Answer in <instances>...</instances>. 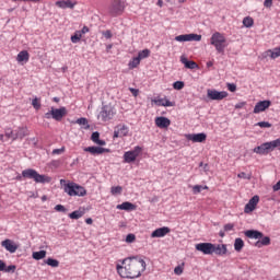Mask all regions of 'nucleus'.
Here are the masks:
<instances>
[{
  "mask_svg": "<svg viewBox=\"0 0 280 280\" xmlns=\"http://www.w3.org/2000/svg\"><path fill=\"white\" fill-rule=\"evenodd\" d=\"M145 260L139 257L125 258L121 265L117 264L116 270L121 279H139L145 272Z\"/></svg>",
  "mask_w": 280,
  "mask_h": 280,
  "instance_id": "f257e3e1",
  "label": "nucleus"
},
{
  "mask_svg": "<svg viewBox=\"0 0 280 280\" xmlns=\"http://www.w3.org/2000/svg\"><path fill=\"white\" fill-rule=\"evenodd\" d=\"M22 177L30 178L31 180H34L35 183H40L42 185L51 183V177H49L48 175H40L34 168H26L22 171Z\"/></svg>",
  "mask_w": 280,
  "mask_h": 280,
  "instance_id": "f03ea898",
  "label": "nucleus"
},
{
  "mask_svg": "<svg viewBox=\"0 0 280 280\" xmlns=\"http://www.w3.org/2000/svg\"><path fill=\"white\" fill-rule=\"evenodd\" d=\"M210 45L214 47L218 54H224V50L226 49V47H229V44L226 43V37L220 32H215L212 34L210 38Z\"/></svg>",
  "mask_w": 280,
  "mask_h": 280,
  "instance_id": "7ed1b4c3",
  "label": "nucleus"
},
{
  "mask_svg": "<svg viewBox=\"0 0 280 280\" xmlns=\"http://www.w3.org/2000/svg\"><path fill=\"white\" fill-rule=\"evenodd\" d=\"M279 147H280V139H276L254 148L253 152H255V154H260V156H266V154H270V152H272L275 148H279Z\"/></svg>",
  "mask_w": 280,
  "mask_h": 280,
  "instance_id": "20e7f679",
  "label": "nucleus"
},
{
  "mask_svg": "<svg viewBox=\"0 0 280 280\" xmlns=\"http://www.w3.org/2000/svg\"><path fill=\"white\" fill-rule=\"evenodd\" d=\"M63 191L68 196H79L83 197L86 194V189L75 183H68L63 186Z\"/></svg>",
  "mask_w": 280,
  "mask_h": 280,
  "instance_id": "39448f33",
  "label": "nucleus"
},
{
  "mask_svg": "<svg viewBox=\"0 0 280 280\" xmlns=\"http://www.w3.org/2000/svg\"><path fill=\"white\" fill-rule=\"evenodd\" d=\"M67 115V107L54 108L51 107L44 117L45 119H55V121H62V117Z\"/></svg>",
  "mask_w": 280,
  "mask_h": 280,
  "instance_id": "423d86ee",
  "label": "nucleus"
},
{
  "mask_svg": "<svg viewBox=\"0 0 280 280\" xmlns=\"http://www.w3.org/2000/svg\"><path fill=\"white\" fill-rule=\"evenodd\" d=\"M115 107L112 105H104L97 115L100 121H110L115 117Z\"/></svg>",
  "mask_w": 280,
  "mask_h": 280,
  "instance_id": "0eeeda50",
  "label": "nucleus"
},
{
  "mask_svg": "<svg viewBox=\"0 0 280 280\" xmlns=\"http://www.w3.org/2000/svg\"><path fill=\"white\" fill-rule=\"evenodd\" d=\"M126 9V4L121 0H113L109 5V14L112 16H119L120 14H124V10Z\"/></svg>",
  "mask_w": 280,
  "mask_h": 280,
  "instance_id": "6e6552de",
  "label": "nucleus"
},
{
  "mask_svg": "<svg viewBox=\"0 0 280 280\" xmlns=\"http://www.w3.org/2000/svg\"><path fill=\"white\" fill-rule=\"evenodd\" d=\"M175 40H177V43H191V42H196V43H200V40H202V35H198V34H184V35H178L175 37Z\"/></svg>",
  "mask_w": 280,
  "mask_h": 280,
  "instance_id": "1a4fd4ad",
  "label": "nucleus"
},
{
  "mask_svg": "<svg viewBox=\"0 0 280 280\" xmlns=\"http://www.w3.org/2000/svg\"><path fill=\"white\" fill-rule=\"evenodd\" d=\"M207 96L209 100L220 102L226 97H229V92L226 91H218V90H207Z\"/></svg>",
  "mask_w": 280,
  "mask_h": 280,
  "instance_id": "9d476101",
  "label": "nucleus"
},
{
  "mask_svg": "<svg viewBox=\"0 0 280 280\" xmlns=\"http://www.w3.org/2000/svg\"><path fill=\"white\" fill-rule=\"evenodd\" d=\"M141 153L140 147H135V150L127 151L124 154L125 163H135L137 161V156Z\"/></svg>",
  "mask_w": 280,
  "mask_h": 280,
  "instance_id": "9b49d317",
  "label": "nucleus"
},
{
  "mask_svg": "<svg viewBox=\"0 0 280 280\" xmlns=\"http://www.w3.org/2000/svg\"><path fill=\"white\" fill-rule=\"evenodd\" d=\"M196 250L202 253L203 255H213V244L212 243H198L195 245Z\"/></svg>",
  "mask_w": 280,
  "mask_h": 280,
  "instance_id": "f8f14e48",
  "label": "nucleus"
},
{
  "mask_svg": "<svg viewBox=\"0 0 280 280\" xmlns=\"http://www.w3.org/2000/svg\"><path fill=\"white\" fill-rule=\"evenodd\" d=\"M270 106H272V102L260 101V102L256 103V105L254 107V114L259 115V113H264L265 110H268V108H270Z\"/></svg>",
  "mask_w": 280,
  "mask_h": 280,
  "instance_id": "ddd939ff",
  "label": "nucleus"
},
{
  "mask_svg": "<svg viewBox=\"0 0 280 280\" xmlns=\"http://www.w3.org/2000/svg\"><path fill=\"white\" fill-rule=\"evenodd\" d=\"M129 128L126 125H118L114 130V139L128 137Z\"/></svg>",
  "mask_w": 280,
  "mask_h": 280,
  "instance_id": "4468645a",
  "label": "nucleus"
},
{
  "mask_svg": "<svg viewBox=\"0 0 280 280\" xmlns=\"http://www.w3.org/2000/svg\"><path fill=\"white\" fill-rule=\"evenodd\" d=\"M188 141H192V143H205L207 141V133H189L186 136Z\"/></svg>",
  "mask_w": 280,
  "mask_h": 280,
  "instance_id": "2eb2a0df",
  "label": "nucleus"
},
{
  "mask_svg": "<svg viewBox=\"0 0 280 280\" xmlns=\"http://www.w3.org/2000/svg\"><path fill=\"white\" fill-rule=\"evenodd\" d=\"M261 58H271V60H277V58H280V46L276 47L273 49H268L261 54Z\"/></svg>",
  "mask_w": 280,
  "mask_h": 280,
  "instance_id": "dca6fc26",
  "label": "nucleus"
},
{
  "mask_svg": "<svg viewBox=\"0 0 280 280\" xmlns=\"http://www.w3.org/2000/svg\"><path fill=\"white\" fill-rule=\"evenodd\" d=\"M55 5H57V8H60L61 10H73V8L78 5V2L72 0H59L55 3Z\"/></svg>",
  "mask_w": 280,
  "mask_h": 280,
  "instance_id": "f3484780",
  "label": "nucleus"
},
{
  "mask_svg": "<svg viewBox=\"0 0 280 280\" xmlns=\"http://www.w3.org/2000/svg\"><path fill=\"white\" fill-rule=\"evenodd\" d=\"M257 205H259V196L256 195L245 205V213H253V210L257 208Z\"/></svg>",
  "mask_w": 280,
  "mask_h": 280,
  "instance_id": "a211bd4d",
  "label": "nucleus"
},
{
  "mask_svg": "<svg viewBox=\"0 0 280 280\" xmlns=\"http://www.w3.org/2000/svg\"><path fill=\"white\" fill-rule=\"evenodd\" d=\"M155 126H158V128H170L172 120L167 117L160 116L155 118Z\"/></svg>",
  "mask_w": 280,
  "mask_h": 280,
  "instance_id": "6ab92c4d",
  "label": "nucleus"
},
{
  "mask_svg": "<svg viewBox=\"0 0 280 280\" xmlns=\"http://www.w3.org/2000/svg\"><path fill=\"white\" fill-rule=\"evenodd\" d=\"M229 249L226 248V245L224 244H213L212 255H219L222 257L223 255H226Z\"/></svg>",
  "mask_w": 280,
  "mask_h": 280,
  "instance_id": "aec40b11",
  "label": "nucleus"
},
{
  "mask_svg": "<svg viewBox=\"0 0 280 280\" xmlns=\"http://www.w3.org/2000/svg\"><path fill=\"white\" fill-rule=\"evenodd\" d=\"M84 152H90L93 156H97L98 154H104V152H108V149H104L102 147H86L84 148Z\"/></svg>",
  "mask_w": 280,
  "mask_h": 280,
  "instance_id": "412c9836",
  "label": "nucleus"
},
{
  "mask_svg": "<svg viewBox=\"0 0 280 280\" xmlns=\"http://www.w3.org/2000/svg\"><path fill=\"white\" fill-rule=\"evenodd\" d=\"M1 246L5 248V250H8L9 253H14L15 250H19V246L8 238L2 241Z\"/></svg>",
  "mask_w": 280,
  "mask_h": 280,
  "instance_id": "4be33fe9",
  "label": "nucleus"
},
{
  "mask_svg": "<svg viewBox=\"0 0 280 280\" xmlns=\"http://www.w3.org/2000/svg\"><path fill=\"white\" fill-rule=\"evenodd\" d=\"M245 237H248L249 240H261L264 237V233L257 231V230H247L244 232Z\"/></svg>",
  "mask_w": 280,
  "mask_h": 280,
  "instance_id": "5701e85b",
  "label": "nucleus"
},
{
  "mask_svg": "<svg viewBox=\"0 0 280 280\" xmlns=\"http://www.w3.org/2000/svg\"><path fill=\"white\" fill-rule=\"evenodd\" d=\"M170 231L171 230L167 226L156 229L155 231H153L151 233V237H165V235H167V233H170Z\"/></svg>",
  "mask_w": 280,
  "mask_h": 280,
  "instance_id": "b1692460",
  "label": "nucleus"
},
{
  "mask_svg": "<svg viewBox=\"0 0 280 280\" xmlns=\"http://www.w3.org/2000/svg\"><path fill=\"white\" fill-rule=\"evenodd\" d=\"M116 209H119L120 211H135V209H137V206H135L130 201H125V202L116 206Z\"/></svg>",
  "mask_w": 280,
  "mask_h": 280,
  "instance_id": "393cba45",
  "label": "nucleus"
},
{
  "mask_svg": "<svg viewBox=\"0 0 280 280\" xmlns=\"http://www.w3.org/2000/svg\"><path fill=\"white\" fill-rule=\"evenodd\" d=\"M180 62L186 69H198V63L195 61H189L185 56L180 57Z\"/></svg>",
  "mask_w": 280,
  "mask_h": 280,
  "instance_id": "a878e982",
  "label": "nucleus"
},
{
  "mask_svg": "<svg viewBox=\"0 0 280 280\" xmlns=\"http://www.w3.org/2000/svg\"><path fill=\"white\" fill-rule=\"evenodd\" d=\"M18 62H27L30 60V52L27 50H22L18 54Z\"/></svg>",
  "mask_w": 280,
  "mask_h": 280,
  "instance_id": "bb28decb",
  "label": "nucleus"
},
{
  "mask_svg": "<svg viewBox=\"0 0 280 280\" xmlns=\"http://www.w3.org/2000/svg\"><path fill=\"white\" fill-rule=\"evenodd\" d=\"M24 137H27V128L26 127H20L18 130H15L14 139H23Z\"/></svg>",
  "mask_w": 280,
  "mask_h": 280,
  "instance_id": "cd10ccee",
  "label": "nucleus"
},
{
  "mask_svg": "<svg viewBox=\"0 0 280 280\" xmlns=\"http://www.w3.org/2000/svg\"><path fill=\"white\" fill-rule=\"evenodd\" d=\"M256 248H261L262 246H270V238L268 236H262L260 241L255 243Z\"/></svg>",
  "mask_w": 280,
  "mask_h": 280,
  "instance_id": "c85d7f7f",
  "label": "nucleus"
},
{
  "mask_svg": "<svg viewBox=\"0 0 280 280\" xmlns=\"http://www.w3.org/2000/svg\"><path fill=\"white\" fill-rule=\"evenodd\" d=\"M242 248H244V240H242L241 237L235 238L234 250H236V253H241Z\"/></svg>",
  "mask_w": 280,
  "mask_h": 280,
  "instance_id": "c756f323",
  "label": "nucleus"
},
{
  "mask_svg": "<svg viewBox=\"0 0 280 280\" xmlns=\"http://www.w3.org/2000/svg\"><path fill=\"white\" fill-rule=\"evenodd\" d=\"M74 124H78L79 126H82L84 130H89L91 126L89 125V120L84 117L78 118Z\"/></svg>",
  "mask_w": 280,
  "mask_h": 280,
  "instance_id": "7c9ffc66",
  "label": "nucleus"
},
{
  "mask_svg": "<svg viewBox=\"0 0 280 280\" xmlns=\"http://www.w3.org/2000/svg\"><path fill=\"white\" fill-rule=\"evenodd\" d=\"M47 257L46 250H39L33 253V259H36V261H39V259H45Z\"/></svg>",
  "mask_w": 280,
  "mask_h": 280,
  "instance_id": "2f4dec72",
  "label": "nucleus"
},
{
  "mask_svg": "<svg viewBox=\"0 0 280 280\" xmlns=\"http://www.w3.org/2000/svg\"><path fill=\"white\" fill-rule=\"evenodd\" d=\"M84 215V211L75 210L69 214L70 220H80Z\"/></svg>",
  "mask_w": 280,
  "mask_h": 280,
  "instance_id": "473e14b6",
  "label": "nucleus"
},
{
  "mask_svg": "<svg viewBox=\"0 0 280 280\" xmlns=\"http://www.w3.org/2000/svg\"><path fill=\"white\" fill-rule=\"evenodd\" d=\"M137 58L140 60H144V58H150V49L147 48V49L140 50L138 52Z\"/></svg>",
  "mask_w": 280,
  "mask_h": 280,
  "instance_id": "72a5a7b5",
  "label": "nucleus"
},
{
  "mask_svg": "<svg viewBox=\"0 0 280 280\" xmlns=\"http://www.w3.org/2000/svg\"><path fill=\"white\" fill-rule=\"evenodd\" d=\"M138 65H141V59L138 57H135L131 61H129V69H137Z\"/></svg>",
  "mask_w": 280,
  "mask_h": 280,
  "instance_id": "f704fd0d",
  "label": "nucleus"
},
{
  "mask_svg": "<svg viewBox=\"0 0 280 280\" xmlns=\"http://www.w3.org/2000/svg\"><path fill=\"white\" fill-rule=\"evenodd\" d=\"M254 24H255V21L253 20V18L246 16L243 19V25L245 27H253Z\"/></svg>",
  "mask_w": 280,
  "mask_h": 280,
  "instance_id": "c9c22d12",
  "label": "nucleus"
},
{
  "mask_svg": "<svg viewBox=\"0 0 280 280\" xmlns=\"http://www.w3.org/2000/svg\"><path fill=\"white\" fill-rule=\"evenodd\" d=\"M46 264L47 266H51V268H58V266H60V262L54 258H48Z\"/></svg>",
  "mask_w": 280,
  "mask_h": 280,
  "instance_id": "e433bc0d",
  "label": "nucleus"
},
{
  "mask_svg": "<svg viewBox=\"0 0 280 280\" xmlns=\"http://www.w3.org/2000/svg\"><path fill=\"white\" fill-rule=\"evenodd\" d=\"M121 191H124V188L121 186H113L110 188V194L113 196H117V195L121 194Z\"/></svg>",
  "mask_w": 280,
  "mask_h": 280,
  "instance_id": "4c0bfd02",
  "label": "nucleus"
},
{
  "mask_svg": "<svg viewBox=\"0 0 280 280\" xmlns=\"http://www.w3.org/2000/svg\"><path fill=\"white\" fill-rule=\"evenodd\" d=\"M203 189H209V187L202 186V185L192 186V192L194 194H200Z\"/></svg>",
  "mask_w": 280,
  "mask_h": 280,
  "instance_id": "58836bf2",
  "label": "nucleus"
},
{
  "mask_svg": "<svg viewBox=\"0 0 280 280\" xmlns=\"http://www.w3.org/2000/svg\"><path fill=\"white\" fill-rule=\"evenodd\" d=\"M173 89H175V91H182V89H185V82H183V81L174 82Z\"/></svg>",
  "mask_w": 280,
  "mask_h": 280,
  "instance_id": "ea45409f",
  "label": "nucleus"
},
{
  "mask_svg": "<svg viewBox=\"0 0 280 280\" xmlns=\"http://www.w3.org/2000/svg\"><path fill=\"white\" fill-rule=\"evenodd\" d=\"M82 38V33H75L74 35L71 36V43L77 44L80 43Z\"/></svg>",
  "mask_w": 280,
  "mask_h": 280,
  "instance_id": "a19ab883",
  "label": "nucleus"
},
{
  "mask_svg": "<svg viewBox=\"0 0 280 280\" xmlns=\"http://www.w3.org/2000/svg\"><path fill=\"white\" fill-rule=\"evenodd\" d=\"M4 137L7 139H12L13 141H15V131H12L11 129H7L5 130V133H4Z\"/></svg>",
  "mask_w": 280,
  "mask_h": 280,
  "instance_id": "79ce46f5",
  "label": "nucleus"
},
{
  "mask_svg": "<svg viewBox=\"0 0 280 280\" xmlns=\"http://www.w3.org/2000/svg\"><path fill=\"white\" fill-rule=\"evenodd\" d=\"M255 126H258L259 128H272V124L269 121H259Z\"/></svg>",
  "mask_w": 280,
  "mask_h": 280,
  "instance_id": "37998d69",
  "label": "nucleus"
},
{
  "mask_svg": "<svg viewBox=\"0 0 280 280\" xmlns=\"http://www.w3.org/2000/svg\"><path fill=\"white\" fill-rule=\"evenodd\" d=\"M32 106L35 108V110L40 109V101L38 100V97L33 98Z\"/></svg>",
  "mask_w": 280,
  "mask_h": 280,
  "instance_id": "c03bdc74",
  "label": "nucleus"
},
{
  "mask_svg": "<svg viewBox=\"0 0 280 280\" xmlns=\"http://www.w3.org/2000/svg\"><path fill=\"white\" fill-rule=\"evenodd\" d=\"M135 240H137V237L135 236V234H128L126 236V242L127 244H132V242H135Z\"/></svg>",
  "mask_w": 280,
  "mask_h": 280,
  "instance_id": "a18cd8bd",
  "label": "nucleus"
},
{
  "mask_svg": "<svg viewBox=\"0 0 280 280\" xmlns=\"http://www.w3.org/2000/svg\"><path fill=\"white\" fill-rule=\"evenodd\" d=\"M238 178H243L244 180H250V175L246 174L245 172L237 174Z\"/></svg>",
  "mask_w": 280,
  "mask_h": 280,
  "instance_id": "49530a36",
  "label": "nucleus"
},
{
  "mask_svg": "<svg viewBox=\"0 0 280 280\" xmlns=\"http://www.w3.org/2000/svg\"><path fill=\"white\" fill-rule=\"evenodd\" d=\"M228 91L235 93V91H237V85H235V83H228Z\"/></svg>",
  "mask_w": 280,
  "mask_h": 280,
  "instance_id": "de8ad7c7",
  "label": "nucleus"
},
{
  "mask_svg": "<svg viewBox=\"0 0 280 280\" xmlns=\"http://www.w3.org/2000/svg\"><path fill=\"white\" fill-rule=\"evenodd\" d=\"M91 139H92L93 143H97V141L100 139V133L97 131H94L91 136Z\"/></svg>",
  "mask_w": 280,
  "mask_h": 280,
  "instance_id": "09e8293b",
  "label": "nucleus"
},
{
  "mask_svg": "<svg viewBox=\"0 0 280 280\" xmlns=\"http://www.w3.org/2000/svg\"><path fill=\"white\" fill-rule=\"evenodd\" d=\"M55 211H59L60 213H66L67 208H65V206H62V205H57L55 207Z\"/></svg>",
  "mask_w": 280,
  "mask_h": 280,
  "instance_id": "8fccbe9b",
  "label": "nucleus"
},
{
  "mask_svg": "<svg viewBox=\"0 0 280 280\" xmlns=\"http://www.w3.org/2000/svg\"><path fill=\"white\" fill-rule=\"evenodd\" d=\"M14 270H16V266L10 265L8 267H4L3 272H14Z\"/></svg>",
  "mask_w": 280,
  "mask_h": 280,
  "instance_id": "3c124183",
  "label": "nucleus"
},
{
  "mask_svg": "<svg viewBox=\"0 0 280 280\" xmlns=\"http://www.w3.org/2000/svg\"><path fill=\"white\" fill-rule=\"evenodd\" d=\"M233 229H235V224H233V223H228L224 225L225 232L233 231Z\"/></svg>",
  "mask_w": 280,
  "mask_h": 280,
  "instance_id": "603ef678",
  "label": "nucleus"
},
{
  "mask_svg": "<svg viewBox=\"0 0 280 280\" xmlns=\"http://www.w3.org/2000/svg\"><path fill=\"white\" fill-rule=\"evenodd\" d=\"M62 152H65V147H62L60 149L52 150V154H55V155H60V154H62Z\"/></svg>",
  "mask_w": 280,
  "mask_h": 280,
  "instance_id": "864d4df0",
  "label": "nucleus"
},
{
  "mask_svg": "<svg viewBox=\"0 0 280 280\" xmlns=\"http://www.w3.org/2000/svg\"><path fill=\"white\" fill-rule=\"evenodd\" d=\"M165 107L174 106V103L167 98H164V103L162 104Z\"/></svg>",
  "mask_w": 280,
  "mask_h": 280,
  "instance_id": "5fc2aeb1",
  "label": "nucleus"
},
{
  "mask_svg": "<svg viewBox=\"0 0 280 280\" xmlns=\"http://www.w3.org/2000/svg\"><path fill=\"white\" fill-rule=\"evenodd\" d=\"M174 272H175L177 276L183 275V267H180V266L175 267Z\"/></svg>",
  "mask_w": 280,
  "mask_h": 280,
  "instance_id": "6e6d98bb",
  "label": "nucleus"
},
{
  "mask_svg": "<svg viewBox=\"0 0 280 280\" xmlns=\"http://www.w3.org/2000/svg\"><path fill=\"white\" fill-rule=\"evenodd\" d=\"M152 102H153L154 104H156V106H163V104H164V98L153 100Z\"/></svg>",
  "mask_w": 280,
  "mask_h": 280,
  "instance_id": "4d7b16f0",
  "label": "nucleus"
},
{
  "mask_svg": "<svg viewBox=\"0 0 280 280\" xmlns=\"http://www.w3.org/2000/svg\"><path fill=\"white\" fill-rule=\"evenodd\" d=\"M103 36H105V38H113V33L110 31H105L103 32Z\"/></svg>",
  "mask_w": 280,
  "mask_h": 280,
  "instance_id": "13d9d810",
  "label": "nucleus"
},
{
  "mask_svg": "<svg viewBox=\"0 0 280 280\" xmlns=\"http://www.w3.org/2000/svg\"><path fill=\"white\" fill-rule=\"evenodd\" d=\"M129 91H130V93H132L133 97H137V95H139V90H137L135 88H130Z\"/></svg>",
  "mask_w": 280,
  "mask_h": 280,
  "instance_id": "bf43d9fd",
  "label": "nucleus"
},
{
  "mask_svg": "<svg viewBox=\"0 0 280 280\" xmlns=\"http://www.w3.org/2000/svg\"><path fill=\"white\" fill-rule=\"evenodd\" d=\"M264 5H265L266 8H272V0H265V1H264Z\"/></svg>",
  "mask_w": 280,
  "mask_h": 280,
  "instance_id": "052dcab7",
  "label": "nucleus"
},
{
  "mask_svg": "<svg viewBox=\"0 0 280 280\" xmlns=\"http://www.w3.org/2000/svg\"><path fill=\"white\" fill-rule=\"evenodd\" d=\"M244 106H246V103H245V102H241V103H237V104L235 105V108H236V109H240V108H244Z\"/></svg>",
  "mask_w": 280,
  "mask_h": 280,
  "instance_id": "680f3d73",
  "label": "nucleus"
},
{
  "mask_svg": "<svg viewBox=\"0 0 280 280\" xmlns=\"http://www.w3.org/2000/svg\"><path fill=\"white\" fill-rule=\"evenodd\" d=\"M3 270H5V262L0 260V272H3Z\"/></svg>",
  "mask_w": 280,
  "mask_h": 280,
  "instance_id": "e2e57ef3",
  "label": "nucleus"
},
{
  "mask_svg": "<svg viewBox=\"0 0 280 280\" xmlns=\"http://www.w3.org/2000/svg\"><path fill=\"white\" fill-rule=\"evenodd\" d=\"M280 190V180L277 182L276 185H273V191H279Z\"/></svg>",
  "mask_w": 280,
  "mask_h": 280,
  "instance_id": "0e129e2a",
  "label": "nucleus"
},
{
  "mask_svg": "<svg viewBox=\"0 0 280 280\" xmlns=\"http://www.w3.org/2000/svg\"><path fill=\"white\" fill-rule=\"evenodd\" d=\"M96 145H106V141L98 139Z\"/></svg>",
  "mask_w": 280,
  "mask_h": 280,
  "instance_id": "69168bd1",
  "label": "nucleus"
},
{
  "mask_svg": "<svg viewBox=\"0 0 280 280\" xmlns=\"http://www.w3.org/2000/svg\"><path fill=\"white\" fill-rule=\"evenodd\" d=\"M89 33V28L86 26H83V28L81 30V34H86Z\"/></svg>",
  "mask_w": 280,
  "mask_h": 280,
  "instance_id": "338daca9",
  "label": "nucleus"
},
{
  "mask_svg": "<svg viewBox=\"0 0 280 280\" xmlns=\"http://www.w3.org/2000/svg\"><path fill=\"white\" fill-rule=\"evenodd\" d=\"M86 224H93V219L89 218L85 220Z\"/></svg>",
  "mask_w": 280,
  "mask_h": 280,
  "instance_id": "774afa93",
  "label": "nucleus"
}]
</instances>
